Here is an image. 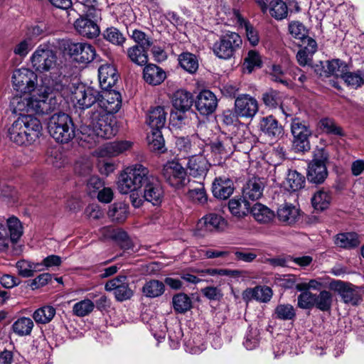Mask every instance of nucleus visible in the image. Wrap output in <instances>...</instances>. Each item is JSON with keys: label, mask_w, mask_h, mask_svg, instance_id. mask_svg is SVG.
Returning a JSON list of instances; mask_svg holds the SVG:
<instances>
[{"label": "nucleus", "mask_w": 364, "mask_h": 364, "mask_svg": "<svg viewBox=\"0 0 364 364\" xmlns=\"http://www.w3.org/2000/svg\"><path fill=\"white\" fill-rule=\"evenodd\" d=\"M55 90L50 85L43 84L31 93L13 97L11 104L14 112H31L38 114H46L58 107L55 97L51 94Z\"/></svg>", "instance_id": "nucleus-1"}, {"label": "nucleus", "mask_w": 364, "mask_h": 364, "mask_svg": "<svg viewBox=\"0 0 364 364\" xmlns=\"http://www.w3.org/2000/svg\"><path fill=\"white\" fill-rule=\"evenodd\" d=\"M61 81H55L53 84L57 92L63 97H70L76 108L85 109L97 105L100 91L97 89L80 83L75 85L70 82L69 77H62Z\"/></svg>", "instance_id": "nucleus-2"}, {"label": "nucleus", "mask_w": 364, "mask_h": 364, "mask_svg": "<svg viewBox=\"0 0 364 364\" xmlns=\"http://www.w3.org/2000/svg\"><path fill=\"white\" fill-rule=\"evenodd\" d=\"M32 67L39 73L48 72V75H45L42 83L50 85L55 87V81H61L62 75L60 70V64L58 63L56 53L46 44L38 46L30 58Z\"/></svg>", "instance_id": "nucleus-3"}, {"label": "nucleus", "mask_w": 364, "mask_h": 364, "mask_svg": "<svg viewBox=\"0 0 364 364\" xmlns=\"http://www.w3.org/2000/svg\"><path fill=\"white\" fill-rule=\"evenodd\" d=\"M41 132L40 120L31 115H23L12 123L8 135L18 145H28L39 138Z\"/></svg>", "instance_id": "nucleus-4"}, {"label": "nucleus", "mask_w": 364, "mask_h": 364, "mask_svg": "<svg viewBox=\"0 0 364 364\" xmlns=\"http://www.w3.org/2000/svg\"><path fill=\"white\" fill-rule=\"evenodd\" d=\"M150 175L146 167L136 164L125 168L119 174L117 188L122 194H127L140 189Z\"/></svg>", "instance_id": "nucleus-5"}, {"label": "nucleus", "mask_w": 364, "mask_h": 364, "mask_svg": "<svg viewBox=\"0 0 364 364\" xmlns=\"http://www.w3.org/2000/svg\"><path fill=\"white\" fill-rule=\"evenodd\" d=\"M48 130L57 141L68 143L75 136V129L70 117L63 112L53 114L48 122Z\"/></svg>", "instance_id": "nucleus-6"}, {"label": "nucleus", "mask_w": 364, "mask_h": 364, "mask_svg": "<svg viewBox=\"0 0 364 364\" xmlns=\"http://www.w3.org/2000/svg\"><path fill=\"white\" fill-rule=\"evenodd\" d=\"M122 107V97L119 92L113 90H103L100 92L97 105L89 112L92 113L94 118L99 116H107L117 113Z\"/></svg>", "instance_id": "nucleus-7"}, {"label": "nucleus", "mask_w": 364, "mask_h": 364, "mask_svg": "<svg viewBox=\"0 0 364 364\" xmlns=\"http://www.w3.org/2000/svg\"><path fill=\"white\" fill-rule=\"evenodd\" d=\"M107 116H99L94 118L92 112H88L87 119V127H81V132L82 134H87L88 136H96L102 139H109L114 136L117 129L108 122L105 118Z\"/></svg>", "instance_id": "nucleus-8"}, {"label": "nucleus", "mask_w": 364, "mask_h": 364, "mask_svg": "<svg viewBox=\"0 0 364 364\" xmlns=\"http://www.w3.org/2000/svg\"><path fill=\"white\" fill-rule=\"evenodd\" d=\"M291 132L293 135V150L295 152L309 151L311 149L309 137L312 132L306 122L299 118L292 119Z\"/></svg>", "instance_id": "nucleus-9"}, {"label": "nucleus", "mask_w": 364, "mask_h": 364, "mask_svg": "<svg viewBox=\"0 0 364 364\" xmlns=\"http://www.w3.org/2000/svg\"><path fill=\"white\" fill-rule=\"evenodd\" d=\"M242 43V38L237 33L228 32L213 44V50L219 58L229 59L241 46Z\"/></svg>", "instance_id": "nucleus-10"}, {"label": "nucleus", "mask_w": 364, "mask_h": 364, "mask_svg": "<svg viewBox=\"0 0 364 364\" xmlns=\"http://www.w3.org/2000/svg\"><path fill=\"white\" fill-rule=\"evenodd\" d=\"M38 76L33 70L21 68L14 71L12 82L14 90L17 92L26 95L38 88Z\"/></svg>", "instance_id": "nucleus-11"}, {"label": "nucleus", "mask_w": 364, "mask_h": 364, "mask_svg": "<svg viewBox=\"0 0 364 364\" xmlns=\"http://www.w3.org/2000/svg\"><path fill=\"white\" fill-rule=\"evenodd\" d=\"M105 289L107 291H113L118 301L130 299L134 295V291L129 287L127 277L124 275H119L109 280Z\"/></svg>", "instance_id": "nucleus-12"}, {"label": "nucleus", "mask_w": 364, "mask_h": 364, "mask_svg": "<svg viewBox=\"0 0 364 364\" xmlns=\"http://www.w3.org/2000/svg\"><path fill=\"white\" fill-rule=\"evenodd\" d=\"M258 109L257 100L250 95H240L235 100V114L241 118H252Z\"/></svg>", "instance_id": "nucleus-13"}, {"label": "nucleus", "mask_w": 364, "mask_h": 364, "mask_svg": "<svg viewBox=\"0 0 364 364\" xmlns=\"http://www.w3.org/2000/svg\"><path fill=\"white\" fill-rule=\"evenodd\" d=\"M143 198L153 205H159L164 197V191L160 181L155 176L150 174L143 186Z\"/></svg>", "instance_id": "nucleus-14"}, {"label": "nucleus", "mask_w": 364, "mask_h": 364, "mask_svg": "<svg viewBox=\"0 0 364 364\" xmlns=\"http://www.w3.org/2000/svg\"><path fill=\"white\" fill-rule=\"evenodd\" d=\"M162 174L171 186L179 187L185 181L187 171L178 161H171L164 166Z\"/></svg>", "instance_id": "nucleus-15"}, {"label": "nucleus", "mask_w": 364, "mask_h": 364, "mask_svg": "<svg viewBox=\"0 0 364 364\" xmlns=\"http://www.w3.org/2000/svg\"><path fill=\"white\" fill-rule=\"evenodd\" d=\"M68 50L76 61L83 63L92 61L96 55L93 46L86 43H70Z\"/></svg>", "instance_id": "nucleus-16"}, {"label": "nucleus", "mask_w": 364, "mask_h": 364, "mask_svg": "<svg viewBox=\"0 0 364 364\" xmlns=\"http://www.w3.org/2000/svg\"><path fill=\"white\" fill-rule=\"evenodd\" d=\"M218 107L216 95L208 90L199 92L196 100V107L203 115H208L214 112Z\"/></svg>", "instance_id": "nucleus-17"}, {"label": "nucleus", "mask_w": 364, "mask_h": 364, "mask_svg": "<svg viewBox=\"0 0 364 364\" xmlns=\"http://www.w3.org/2000/svg\"><path fill=\"white\" fill-rule=\"evenodd\" d=\"M210 166V164L203 155L195 154L188 160L187 171L195 178H204Z\"/></svg>", "instance_id": "nucleus-18"}, {"label": "nucleus", "mask_w": 364, "mask_h": 364, "mask_svg": "<svg viewBox=\"0 0 364 364\" xmlns=\"http://www.w3.org/2000/svg\"><path fill=\"white\" fill-rule=\"evenodd\" d=\"M88 16H81L74 23L76 31L84 37L94 38L100 33L98 25L94 20L87 18Z\"/></svg>", "instance_id": "nucleus-19"}, {"label": "nucleus", "mask_w": 364, "mask_h": 364, "mask_svg": "<svg viewBox=\"0 0 364 364\" xmlns=\"http://www.w3.org/2000/svg\"><path fill=\"white\" fill-rule=\"evenodd\" d=\"M232 181L226 176H219L215 178L212 184L213 195L220 199H227L233 193Z\"/></svg>", "instance_id": "nucleus-20"}, {"label": "nucleus", "mask_w": 364, "mask_h": 364, "mask_svg": "<svg viewBox=\"0 0 364 364\" xmlns=\"http://www.w3.org/2000/svg\"><path fill=\"white\" fill-rule=\"evenodd\" d=\"M273 292L270 287L267 286H256L247 288L242 293V298L246 301L255 300L260 303H267L272 297Z\"/></svg>", "instance_id": "nucleus-21"}, {"label": "nucleus", "mask_w": 364, "mask_h": 364, "mask_svg": "<svg viewBox=\"0 0 364 364\" xmlns=\"http://www.w3.org/2000/svg\"><path fill=\"white\" fill-rule=\"evenodd\" d=\"M227 225L225 219L216 213H209L199 220L197 224L198 230L205 231L222 230Z\"/></svg>", "instance_id": "nucleus-22"}, {"label": "nucleus", "mask_w": 364, "mask_h": 364, "mask_svg": "<svg viewBox=\"0 0 364 364\" xmlns=\"http://www.w3.org/2000/svg\"><path fill=\"white\" fill-rule=\"evenodd\" d=\"M98 77L102 90H109L118 80V75L115 68L110 64L102 65L98 69Z\"/></svg>", "instance_id": "nucleus-23"}, {"label": "nucleus", "mask_w": 364, "mask_h": 364, "mask_svg": "<svg viewBox=\"0 0 364 364\" xmlns=\"http://www.w3.org/2000/svg\"><path fill=\"white\" fill-rule=\"evenodd\" d=\"M213 153L218 158L220 163L222 159L228 158L235 150V141L232 138L223 136L214 141L211 145Z\"/></svg>", "instance_id": "nucleus-24"}, {"label": "nucleus", "mask_w": 364, "mask_h": 364, "mask_svg": "<svg viewBox=\"0 0 364 364\" xmlns=\"http://www.w3.org/2000/svg\"><path fill=\"white\" fill-rule=\"evenodd\" d=\"M264 188L263 178L254 177L250 178L243 187V198L246 200H256L262 196Z\"/></svg>", "instance_id": "nucleus-25"}, {"label": "nucleus", "mask_w": 364, "mask_h": 364, "mask_svg": "<svg viewBox=\"0 0 364 364\" xmlns=\"http://www.w3.org/2000/svg\"><path fill=\"white\" fill-rule=\"evenodd\" d=\"M260 130L271 139H277L282 136L283 128L272 115L263 117L259 122Z\"/></svg>", "instance_id": "nucleus-26"}, {"label": "nucleus", "mask_w": 364, "mask_h": 364, "mask_svg": "<svg viewBox=\"0 0 364 364\" xmlns=\"http://www.w3.org/2000/svg\"><path fill=\"white\" fill-rule=\"evenodd\" d=\"M166 114L165 107L156 106L149 110L146 122L151 129H161L166 124Z\"/></svg>", "instance_id": "nucleus-27"}, {"label": "nucleus", "mask_w": 364, "mask_h": 364, "mask_svg": "<svg viewBox=\"0 0 364 364\" xmlns=\"http://www.w3.org/2000/svg\"><path fill=\"white\" fill-rule=\"evenodd\" d=\"M296 54V60L301 66H310L312 63V58L317 50V43L313 38H308L307 43L303 45Z\"/></svg>", "instance_id": "nucleus-28"}, {"label": "nucleus", "mask_w": 364, "mask_h": 364, "mask_svg": "<svg viewBox=\"0 0 364 364\" xmlns=\"http://www.w3.org/2000/svg\"><path fill=\"white\" fill-rule=\"evenodd\" d=\"M132 144L128 141L107 143L101 148L100 154L102 156L114 157L129 150Z\"/></svg>", "instance_id": "nucleus-29"}, {"label": "nucleus", "mask_w": 364, "mask_h": 364, "mask_svg": "<svg viewBox=\"0 0 364 364\" xmlns=\"http://www.w3.org/2000/svg\"><path fill=\"white\" fill-rule=\"evenodd\" d=\"M299 210L291 204H283L277 210V218L286 225L294 223L299 218Z\"/></svg>", "instance_id": "nucleus-30"}, {"label": "nucleus", "mask_w": 364, "mask_h": 364, "mask_svg": "<svg viewBox=\"0 0 364 364\" xmlns=\"http://www.w3.org/2000/svg\"><path fill=\"white\" fill-rule=\"evenodd\" d=\"M332 201L331 192L321 188L315 192L311 198V203L315 210L323 211L328 209Z\"/></svg>", "instance_id": "nucleus-31"}, {"label": "nucleus", "mask_w": 364, "mask_h": 364, "mask_svg": "<svg viewBox=\"0 0 364 364\" xmlns=\"http://www.w3.org/2000/svg\"><path fill=\"white\" fill-rule=\"evenodd\" d=\"M144 80L152 85L161 84L166 78L164 71L156 65L149 64L144 69Z\"/></svg>", "instance_id": "nucleus-32"}, {"label": "nucleus", "mask_w": 364, "mask_h": 364, "mask_svg": "<svg viewBox=\"0 0 364 364\" xmlns=\"http://www.w3.org/2000/svg\"><path fill=\"white\" fill-rule=\"evenodd\" d=\"M328 176L326 165L310 162L308 166L307 177L310 182L322 183Z\"/></svg>", "instance_id": "nucleus-33"}, {"label": "nucleus", "mask_w": 364, "mask_h": 364, "mask_svg": "<svg viewBox=\"0 0 364 364\" xmlns=\"http://www.w3.org/2000/svg\"><path fill=\"white\" fill-rule=\"evenodd\" d=\"M331 287L338 292L345 303L356 304L357 293L349 284L341 281H336L331 283Z\"/></svg>", "instance_id": "nucleus-34"}, {"label": "nucleus", "mask_w": 364, "mask_h": 364, "mask_svg": "<svg viewBox=\"0 0 364 364\" xmlns=\"http://www.w3.org/2000/svg\"><path fill=\"white\" fill-rule=\"evenodd\" d=\"M193 102V98L191 93L184 90H179L173 95V105L178 111H188Z\"/></svg>", "instance_id": "nucleus-35"}, {"label": "nucleus", "mask_w": 364, "mask_h": 364, "mask_svg": "<svg viewBox=\"0 0 364 364\" xmlns=\"http://www.w3.org/2000/svg\"><path fill=\"white\" fill-rule=\"evenodd\" d=\"M262 100L264 105L269 108H276L278 105H280V109L287 117H291L293 115L292 112H289V109H284L282 101V96L276 90H270L264 92L262 95Z\"/></svg>", "instance_id": "nucleus-36"}, {"label": "nucleus", "mask_w": 364, "mask_h": 364, "mask_svg": "<svg viewBox=\"0 0 364 364\" xmlns=\"http://www.w3.org/2000/svg\"><path fill=\"white\" fill-rule=\"evenodd\" d=\"M164 291V284L157 279L146 281L141 288L143 295L149 299L159 297L161 296Z\"/></svg>", "instance_id": "nucleus-37"}, {"label": "nucleus", "mask_w": 364, "mask_h": 364, "mask_svg": "<svg viewBox=\"0 0 364 364\" xmlns=\"http://www.w3.org/2000/svg\"><path fill=\"white\" fill-rule=\"evenodd\" d=\"M149 48H142L134 45L127 48L126 53L129 60L139 66H143L148 62L147 51Z\"/></svg>", "instance_id": "nucleus-38"}, {"label": "nucleus", "mask_w": 364, "mask_h": 364, "mask_svg": "<svg viewBox=\"0 0 364 364\" xmlns=\"http://www.w3.org/2000/svg\"><path fill=\"white\" fill-rule=\"evenodd\" d=\"M250 203L243 198H232L228 203V208L230 212L234 216L242 218L248 214L250 210Z\"/></svg>", "instance_id": "nucleus-39"}, {"label": "nucleus", "mask_w": 364, "mask_h": 364, "mask_svg": "<svg viewBox=\"0 0 364 364\" xmlns=\"http://www.w3.org/2000/svg\"><path fill=\"white\" fill-rule=\"evenodd\" d=\"M34 323L31 318L21 317L14 322L11 326L13 332L18 336L31 335Z\"/></svg>", "instance_id": "nucleus-40"}, {"label": "nucleus", "mask_w": 364, "mask_h": 364, "mask_svg": "<svg viewBox=\"0 0 364 364\" xmlns=\"http://www.w3.org/2000/svg\"><path fill=\"white\" fill-rule=\"evenodd\" d=\"M250 210L254 218L261 223L270 222L274 216V213L269 208L259 203H255Z\"/></svg>", "instance_id": "nucleus-41"}, {"label": "nucleus", "mask_w": 364, "mask_h": 364, "mask_svg": "<svg viewBox=\"0 0 364 364\" xmlns=\"http://www.w3.org/2000/svg\"><path fill=\"white\" fill-rule=\"evenodd\" d=\"M318 126L326 134L338 136H343L345 135L343 129L332 118L324 117L321 119Z\"/></svg>", "instance_id": "nucleus-42"}, {"label": "nucleus", "mask_w": 364, "mask_h": 364, "mask_svg": "<svg viewBox=\"0 0 364 364\" xmlns=\"http://www.w3.org/2000/svg\"><path fill=\"white\" fill-rule=\"evenodd\" d=\"M129 206L124 203H114L109 209L108 216L112 220L122 223L124 222L129 214Z\"/></svg>", "instance_id": "nucleus-43"}, {"label": "nucleus", "mask_w": 364, "mask_h": 364, "mask_svg": "<svg viewBox=\"0 0 364 364\" xmlns=\"http://www.w3.org/2000/svg\"><path fill=\"white\" fill-rule=\"evenodd\" d=\"M358 236L355 232L341 233L336 235L335 244L342 248H353L360 245Z\"/></svg>", "instance_id": "nucleus-44"}, {"label": "nucleus", "mask_w": 364, "mask_h": 364, "mask_svg": "<svg viewBox=\"0 0 364 364\" xmlns=\"http://www.w3.org/2000/svg\"><path fill=\"white\" fill-rule=\"evenodd\" d=\"M305 178L296 171L290 170L286 178L285 186L287 189L291 191H296L304 188Z\"/></svg>", "instance_id": "nucleus-45"}, {"label": "nucleus", "mask_w": 364, "mask_h": 364, "mask_svg": "<svg viewBox=\"0 0 364 364\" xmlns=\"http://www.w3.org/2000/svg\"><path fill=\"white\" fill-rule=\"evenodd\" d=\"M172 303L175 311L178 314L186 313L192 307L191 299L187 294L183 293L173 296Z\"/></svg>", "instance_id": "nucleus-46"}, {"label": "nucleus", "mask_w": 364, "mask_h": 364, "mask_svg": "<svg viewBox=\"0 0 364 364\" xmlns=\"http://www.w3.org/2000/svg\"><path fill=\"white\" fill-rule=\"evenodd\" d=\"M181 67L188 72L194 73L198 68V62L195 55L191 53H183L178 56Z\"/></svg>", "instance_id": "nucleus-47"}, {"label": "nucleus", "mask_w": 364, "mask_h": 364, "mask_svg": "<svg viewBox=\"0 0 364 364\" xmlns=\"http://www.w3.org/2000/svg\"><path fill=\"white\" fill-rule=\"evenodd\" d=\"M274 316L279 320L289 321L296 317V311L291 304H279L274 309Z\"/></svg>", "instance_id": "nucleus-48"}, {"label": "nucleus", "mask_w": 364, "mask_h": 364, "mask_svg": "<svg viewBox=\"0 0 364 364\" xmlns=\"http://www.w3.org/2000/svg\"><path fill=\"white\" fill-rule=\"evenodd\" d=\"M270 15L277 20H282L287 17L288 8L285 2L282 0H272L269 5Z\"/></svg>", "instance_id": "nucleus-49"}, {"label": "nucleus", "mask_w": 364, "mask_h": 364, "mask_svg": "<svg viewBox=\"0 0 364 364\" xmlns=\"http://www.w3.org/2000/svg\"><path fill=\"white\" fill-rule=\"evenodd\" d=\"M341 78L345 82L353 88H358L364 84V70L357 72L345 71Z\"/></svg>", "instance_id": "nucleus-50"}, {"label": "nucleus", "mask_w": 364, "mask_h": 364, "mask_svg": "<svg viewBox=\"0 0 364 364\" xmlns=\"http://www.w3.org/2000/svg\"><path fill=\"white\" fill-rule=\"evenodd\" d=\"M6 224L10 232L12 243H16L22 236L23 230L21 221L15 216L9 217L6 220Z\"/></svg>", "instance_id": "nucleus-51"}, {"label": "nucleus", "mask_w": 364, "mask_h": 364, "mask_svg": "<svg viewBox=\"0 0 364 364\" xmlns=\"http://www.w3.org/2000/svg\"><path fill=\"white\" fill-rule=\"evenodd\" d=\"M315 297L314 307L322 311H327L331 309L333 296L330 291L323 290L318 294H315Z\"/></svg>", "instance_id": "nucleus-52"}, {"label": "nucleus", "mask_w": 364, "mask_h": 364, "mask_svg": "<svg viewBox=\"0 0 364 364\" xmlns=\"http://www.w3.org/2000/svg\"><path fill=\"white\" fill-rule=\"evenodd\" d=\"M55 314V309L51 306H44L33 313V318L38 323H49Z\"/></svg>", "instance_id": "nucleus-53"}, {"label": "nucleus", "mask_w": 364, "mask_h": 364, "mask_svg": "<svg viewBox=\"0 0 364 364\" xmlns=\"http://www.w3.org/2000/svg\"><path fill=\"white\" fill-rule=\"evenodd\" d=\"M289 32L292 37L300 40L303 45L307 43V39L311 38L307 36V30L299 21H292L289 24Z\"/></svg>", "instance_id": "nucleus-54"}, {"label": "nucleus", "mask_w": 364, "mask_h": 364, "mask_svg": "<svg viewBox=\"0 0 364 364\" xmlns=\"http://www.w3.org/2000/svg\"><path fill=\"white\" fill-rule=\"evenodd\" d=\"M187 196L193 203L201 205L205 204L208 200V196L202 183L197 187L190 188Z\"/></svg>", "instance_id": "nucleus-55"}, {"label": "nucleus", "mask_w": 364, "mask_h": 364, "mask_svg": "<svg viewBox=\"0 0 364 364\" xmlns=\"http://www.w3.org/2000/svg\"><path fill=\"white\" fill-rule=\"evenodd\" d=\"M237 18L240 25L244 27L247 38L250 43L253 46H257L259 41L257 31L249 22H247L244 18H241L240 15L237 14Z\"/></svg>", "instance_id": "nucleus-56"}, {"label": "nucleus", "mask_w": 364, "mask_h": 364, "mask_svg": "<svg viewBox=\"0 0 364 364\" xmlns=\"http://www.w3.org/2000/svg\"><path fill=\"white\" fill-rule=\"evenodd\" d=\"M103 36L105 40L116 46H122L126 41L122 33L114 27L107 28L103 32Z\"/></svg>", "instance_id": "nucleus-57"}, {"label": "nucleus", "mask_w": 364, "mask_h": 364, "mask_svg": "<svg viewBox=\"0 0 364 364\" xmlns=\"http://www.w3.org/2000/svg\"><path fill=\"white\" fill-rule=\"evenodd\" d=\"M262 65L261 56L258 52L251 50L244 59L243 68L250 73L255 68H260Z\"/></svg>", "instance_id": "nucleus-58"}, {"label": "nucleus", "mask_w": 364, "mask_h": 364, "mask_svg": "<svg viewBox=\"0 0 364 364\" xmlns=\"http://www.w3.org/2000/svg\"><path fill=\"white\" fill-rule=\"evenodd\" d=\"M94 308V303L90 299H84L74 304L73 311L77 316L83 317L90 314Z\"/></svg>", "instance_id": "nucleus-59"}, {"label": "nucleus", "mask_w": 364, "mask_h": 364, "mask_svg": "<svg viewBox=\"0 0 364 364\" xmlns=\"http://www.w3.org/2000/svg\"><path fill=\"white\" fill-rule=\"evenodd\" d=\"M347 70V65L338 59L332 60L326 62V70L330 75H336V77H342L344 72Z\"/></svg>", "instance_id": "nucleus-60"}, {"label": "nucleus", "mask_w": 364, "mask_h": 364, "mask_svg": "<svg viewBox=\"0 0 364 364\" xmlns=\"http://www.w3.org/2000/svg\"><path fill=\"white\" fill-rule=\"evenodd\" d=\"M35 43H36L33 41L26 37L14 47V53L21 58H25L29 51L34 47Z\"/></svg>", "instance_id": "nucleus-61"}, {"label": "nucleus", "mask_w": 364, "mask_h": 364, "mask_svg": "<svg viewBox=\"0 0 364 364\" xmlns=\"http://www.w3.org/2000/svg\"><path fill=\"white\" fill-rule=\"evenodd\" d=\"M151 148L154 151H161L164 146V140L160 129H152L147 136Z\"/></svg>", "instance_id": "nucleus-62"}, {"label": "nucleus", "mask_w": 364, "mask_h": 364, "mask_svg": "<svg viewBox=\"0 0 364 364\" xmlns=\"http://www.w3.org/2000/svg\"><path fill=\"white\" fill-rule=\"evenodd\" d=\"M315 294L309 291L301 293L297 298L298 307L302 309H311L314 307Z\"/></svg>", "instance_id": "nucleus-63"}, {"label": "nucleus", "mask_w": 364, "mask_h": 364, "mask_svg": "<svg viewBox=\"0 0 364 364\" xmlns=\"http://www.w3.org/2000/svg\"><path fill=\"white\" fill-rule=\"evenodd\" d=\"M131 37L136 43V45L140 47L149 48L151 46L152 43L150 38L141 31L136 29L133 31Z\"/></svg>", "instance_id": "nucleus-64"}]
</instances>
